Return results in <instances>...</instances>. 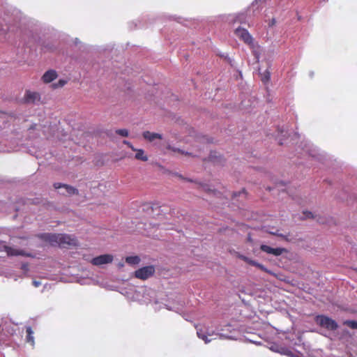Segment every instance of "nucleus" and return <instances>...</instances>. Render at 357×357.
Listing matches in <instances>:
<instances>
[{"label":"nucleus","mask_w":357,"mask_h":357,"mask_svg":"<svg viewBox=\"0 0 357 357\" xmlns=\"http://www.w3.org/2000/svg\"><path fill=\"white\" fill-rule=\"evenodd\" d=\"M2 249L3 251H5L8 256L13 257V256H24L27 257H33V256L29 252H25L23 250H17L15 248H13L12 247H10L8 245H2Z\"/></svg>","instance_id":"nucleus-5"},{"label":"nucleus","mask_w":357,"mask_h":357,"mask_svg":"<svg viewBox=\"0 0 357 357\" xmlns=\"http://www.w3.org/2000/svg\"><path fill=\"white\" fill-rule=\"evenodd\" d=\"M264 79H266V80H268L270 79V75L269 74H268L267 75H265L264 76Z\"/></svg>","instance_id":"nucleus-30"},{"label":"nucleus","mask_w":357,"mask_h":357,"mask_svg":"<svg viewBox=\"0 0 357 357\" xmlns=\"http://www.w3.org/2000/svg\"><path fill=\"white\" fill-rule=\"evenodd\" d=\"M344 325H347L351 328L357 329V321H346L344 323Z\"/></svg>","instance_id":"nucleus-18"},{"label":"nucleus","mask_w":357,"mask_h":357,"mask_svg":"<svg viewBox=\"0 0 357 357\" xmlns=\"http://www.w3.org/2000/svg\"><path fill=\"white\" fill-rule=\"evenodd\" d=\"M126 262L130 265H137L140 262V258L138 256L127 257Z\"/></svg>","instance_id":"nucleus-16"},{"label":"nucleus","mask_w":357,"mask_h":357,"mask_svg":"<svg viewBox=\"0 0 357 357\" xmlns=\"http://www.w3.org/2000/svg\"><path fill=\"white\" fill-rule=\"evenodd\" d=\"M314 321L317 325L329 331H335L338 328L337 323L326 315H317Z\"/></svg>","instance_id":"nucleus-2"},{"label":"nucleus","mask_w":357,"mask_h":357,"mask_svg":"<svg viewBox=\"0 0 357 357\" xmlns=\"http://www.w3.org/2000/svg\"><path fill=\"white\" fill-rule=\"evenodd\" d=\"M66 83H67V81H66L64 79H59L58 82L53 83L52 84V87L53 89L61 88V87H63Z\"/></svg>","instance_id":"nucleus-17"},{"label":"nucleus","mask_w":357,"mask_h":357,"mask_svg":"<svg viewBox=\"0 0 357 357\" xmlns=\"http://www.w3.org/2000/svg\"><path fill=\"white\" fill-rule=\"evenodd\" d=\"M235 34L247 45L250 46L253 45V38L248 30L242 28H237L235 30Z\"/></svg>","instance_id":"nucleus-4"},{"label":"nucleus","mask_w":357,"mask_h":357,"mask_svg":"<svg viewBox=\"0 0 357 357\" xmlns=\"http://www.w3.org/2000/svg\"><path fill=\"white\" fill-rule=\"evenodd\" d=\"M54 187L56 189H59L61 188H64L68 195H78V190L75 188L74 187L67 185L63 184L61 183H54Z\"/></svg>","instance_id":"nucleus-10"},{"label":"nucleus","mask_w":357,"mask_h":357,"mask_svg":"<svg viewBox=\"0 0 357 357\" xmlns=\"http://www.w3.org/2000/svg\"><path fill=\"white\" fill-rule=\"evenodd\" d=\"M116 133L122 136V137H128V130L126 129H119L116 130Z\"/></svg>","instance_id":"nucleus-19"},{"label":"nucleus","mask_w":357,"mask_h":357,"mask_svg":"<svg viewBox=\"0 0 357 357\" xmlns=\"http://www.w3.org/2000/svg\"><path fill=\"white\" fill-rule=\"evenodd\" d=\"M260 249L261 251L266 252L268 254L273 255L274 256H280L282 254L287 252V249H285V248H273L266 245H261L260 246Z\"/></svg>","instance_id":"nucleus-9"},{"label":"nucleus","mask_w":357,"mask_h":357,"mask_svg":"<svg viewBox=\"0 0 357 357\" xmlns=\"http://www.w3.org/2000/svg\"><path fill=\"white\" fill-rule=\"evenodd\" d=\"M253 264V266H256L257 268H259L260 270L264 271V272H269L267 268L261 264H259L258 263L257 261H256L255 263H252Z\"/></svg>","instance_id":"nucleus-21"},{"label":"nucleus","mask_w":357,"mask_h":357,"mask_svg":"<svg viewBox=\"0 0 357 357\" xmlns=\"http://www.w3.org/2000/svg\"><path fill=\"white\" fill-rule=\"evenodd\" d=\"M154 273V267L153 266H147L135 271V276L138 279L144 280L151 277Z\"/></svg>","instance_id":"nucleus-3"},{"label":"nucleus","mask_w":357,"mask_h":357,"mask_svg":"<svg viewBox=\"0 0 357 357\" xmlns=\"http://www.w3.org/2000/svg\"><path fill=\"white\" fill-rule=\"evenodd\" d=\"M35 127H36V125H34V126H31L30 127V129H34V128H35Z\"/></svg>","instance_id":"nucleus-31"},{"label":"nucleus","mask_w":357,"mask_h":357,"mask_svg":"<svg viewBox=\"0 0 357 357\" xmlns=\"http://www.w3.org/2000/svg\"><path fill=\"white\" fill-rule=\"evenodd\" d=\"M135 158L137 160L144 161V162L148 160V156L145 154L144 151L141 149H139L137 150Z\"/></svg>","instance_id":"nucleus-15"},{"label":"nucleus","mask_w":357,"mask_h":357,"mask_svg":"<svg viewBox=\"0 0 357 357\" xmlns=\"http://www.w3.org/2000/svg\"><path fill=\"white\" fill-rule=\"evenodd\" d=\"M57 77V73L54 70H50L45 73L42 77L44 83H50Z\"/></svg>","instance_id":"nucleus-11"},{"label":"nucleus","mask_w":357,"mask_h":357,"mask_svg":"<svg viewBox=\"0 0 357 357\" xmlns=\"http://www.w3.org/2000/svg\"><path fill=\"white\" fill-rule=\"evenodd\" d=\"M167 149H169V150H172L173 151H177L178 153H181L182 154H185V155H188L189 154L188 153H185L184 151H181L180 149H175L174 147H172L171 146H168Z\"/></svg>","instance_id":"nucleus-22"},{"label":"nucleus","mask_w":357,"mask_h":357,"mask_svg":"<svg viewBox=\"0 0 357 357\" xmlns=\"http://www.w3.org/2000/svg\"><path fill=\"white\" fill-rule=\"evenodd\" d=\"M304 214L305 215L306 218H312V214L311 212H305Z\"/></svg>","instance_id":"nucleus-25"},{"label":"nucleus","mask_w":357,"mask_h":357,"mask_svg":"<svg viewBox=\"0 0 357 357\" xmlns=\"http://www.w3.org/2000/svg\"><path fill=\"white\" fill-rule=\"evenodd\" d=\"M32 284L35 287H38L39 286H40L41 282L40 281L33 280L32 282Z\"/></svg>","instance_id":"nucleus-24"},{"label":"nucleus","mask_w":357,"mask_h":357,"mask_svg":"<svg viewBox=\"0 0 357 357\" xmlns=\"http://www.w3.org/2000/svg\"><path fill=\"white\" fill-rule=\"evenodd\" d=\"M188 181L192 182V180H191V179H188Z\"/></svg>","instance_id":"nucleus-33"},{"label":"nucleus","mask_w":357,"mask_h":357,"mask_svg":"<svg viewBox=\"0 0 357 357\" xmlns=\"http://www.w3.org/2000/svg\"><path fill=\"white\" fill-rule=\"evenodd\" d=\"M118 266L119 268H122V267H123L124 264H123V263L120 262V263H119Z\"/></svg>","instance_id":"nucleus-29"},{"label":"nucleus","mask_w":357,"mask_h":357,"mask_svg":"<svg viewBox=\"0 0 357 357\" xmlns=\"http://www.w3.org/2000/svg\"><path fill=\"white\" fill-rule=\"evenodd\" d=\"M123 143H124L125 144H126L129 148H130V145H132V144H131L130 142H128V141H126V140H125V141H123Z\"/></svg>","instance_id":"nucleus-27"},{"label":"nucleus","mask_w":357,"mask_h":357,"mask_svg":"<svg viewBox=\"0 0 357 357\" xmlns=\"http://www.w3.org/2000/svg\"><path fill=\"white\" fill-rule=\"evenodd\" d=\"M114 259V257L109 254L102 255L93 258L91 263L94 266H101L112 263Z\"/></svg>","instance_id":"nucleus-7"},{"label":"nucleus","mask_w":357,"mask_h":357,"mask_svg":"<svg viewBox=\"0 0 357 357\" xmlns=\"http://www.w3.org/2000/svg\"><path fill=\"white\" fill-rule=\"evenodd\" d=\"M26 266H27L26 265H23V266H22V268H23V269H26Z\"/></svg>","instance_id":"nucleus-32"},{"label":"nucleus","mask_w":357,"mask_h":357,"mask_svg":"<svg viewBox=\"0 0 357 357\" xmlns=\"http://www.w3.org/2000/svg\"><path fill=\"white\" fill-rule=\"evenodd\" d=\"M24 102L25 103H32L34 104L36 102H40V95L38 92L26 91L25 94L23 98Z\"/></svg>","instance_id":"nucleus-8"},{"label":"nucleus","mask_w":357,"mask_h":357,"mask_svg":"<svg viewBox=\"0 0 357 357\" xmlns=\"http://www.w3.org/2000/svg\"><path fill=\"white\" fill-rule=\"evenodd\" d=\"M142 135L145 139H146L149 142H153L156 139H161L162 138V137L160 134L155 133V132H151L149 131L144 132Z\"/></svg>","instance_id":"nucleus-12"},{"label":"nucleus","mask_w":357,"mask_h":357,"mask_svg":"<svg viewBox=\"0 0 357 357\" xmlns=\"http://www.w3.org/2000/svg\"><path fill=\"white\" fill-rule=\"evenodd\" d=\"M123 143H124L125 144H126L129 148H130V145H132V144H131L130 142H128V141H126V140H125V141H123Z\"/></svg>","instance_id":"nucleus-26"},{"label":"nucleus","mask_w":357,"mask_h":357,"mask_svg":"<svg viewBox=\"0 0 357 357\" xmlns=\"http://www.w3.org/2000/svg\"><path fill=\"white\" fill-rule=\"evenodd\" d=\"M239 258L241 259L242 260H243L244 261H245L246 263L249 264L250 265H252V266H253L252 263H255L256 262V261L252 260V259H250L248 257H245L244 255H240Z\"/></svg>","instance_id":"nucleus-20"},{"label":"nucleus","mask_w":357,"mask_h":357,"mask_svg":"<svg viewBox=\"0 0 357 357\" xmlns=\"http://www.w3.org/2000/svg\"><path fill=\"white\" fill-rule=\"evenodd\" d=\"M208 160L216 165L222 164V158L220 155H218L215 151L211 152L208 157Z\"/></svg>","instance_id":"nucleus-13"},{"label":"nucleus","mask_w":357,"mask_h":357,"mask_svg":"<svg viewBox=\"0 0 357 357\" xmlns=\"http://www.w3.org/2000/svg\"><path fill=\"white\" fill-rule=\"evenodd\" d=\"M40 237L51 245L59 246L63 248H68L71 246H76L77 244V238L71 235L65 234H43Z\"/></svg>","instance_id":"nucleus-1"},{"label":"nucleus","mask_w":357,"mask_h":357,"mask_svg":"<svg viewBox=\"0 0 357 357\" xmlns=\"http://www.w3.org/2000/svg\"><path fill=\"white\" fill-rule=\"evenodd\" d=\"M271 234H273L275 236H280V237H282L284 239H285L286 241H288V238L287 236H284L283 234H280L278 232V231H275V232H272L271 231L270 232Z\"/></svg>","instance_id":"nucleus-23"},{"label":"nucleus","mask_w":357,"mask_h":357,"mask_svg":"<svg viewBox=\"0 0 357 357\" xmlns=\"http://www.w3.org/2000/svg\"><path fill=\"white\" fill-rule=\"evenodd\" d=\"M26 340L28 343H30L31 346H33L34 342V337L33 336V331L31 326H26Z\"/></svg>","instance_id":"nucleus-14"},{"label":"nucleus","mask_w":357,"mask_h":357,"mask_svg":"<svg viewBox=\"0 0 357 357\" xmlns=\"http://www.w3.org/2000/svg\"><path fill=\"white\" fill-rule=\"evenodd\" d=\"M195 328L197 330V335L199 338L202 339L204 341L206 344L209 343L211 340L208 338V336H211L214 334V332H208L206 330L205 326L201 324L195 325Z\"/></svg>","instance_id":"nucleus-6"},{"label":"nucleus","mask_w":357,"mask_h":357,"mask_svg":"<svg viewBox=\"0 0 357 357\" xmlns=\"http://www.w3.org/2000/svg\"><path fill=\"white\" fill-rule=\"evenodd\" d=\"M130 148L131 149L132 151H135V152H137V150L138 149H135L132 145H130Z\"/></svg>","instance_id":"nucleus-28"}]
</instances>
